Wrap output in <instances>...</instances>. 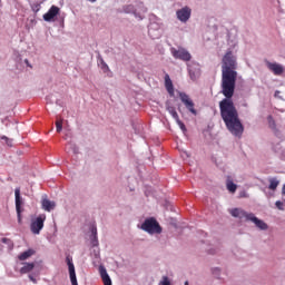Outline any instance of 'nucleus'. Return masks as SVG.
Here are the masks:
<instances>
[{"instance_id": "1", "label": "nucleus", "mask_w": 285, "mask_h": 285, "mask_svg": "<svg viewBox=\"0 0 285 285\" xmlns=\"http://www.w3.org/2000/svg\"><path fill=\"white\" fill-rule=\"evenodd\" d=\"M237 83V58L233 55V51H227L223 57L222 65V95L224 99L219 101L220 117L227 128L234 137H242L244 135V125L239 119V112L235 102H233V96L235 95V86Z\"/></svg>"}, {"instance_id": "2", "label": "nucleus", "mask_w": 285, "mask_h": 285, "mask_svg": "<svg viewBox=\"0 0 285 285\" xmlns=\"http://www.w3.org/2000/svg\"><path fill=\"white\" fill-rule=\"evenodd\" d=\"M141 230L145 233H149V235H160L161 226L154 217L145 219L141 225Z\"/></svg>"}, {"instance_id": "3", "label": "nucleus", "mask_w": 285, "mask_h": 285, "mask_svg": "<svg viewBox=\"0 0 285 285\" xmlns=\"http://www.w3.org/2000/svg\"><path fill=\"white\" fill-rule=\"evenodd\" d=\"M46 223V214H40L36 219L30 224V230L33 235H40L43 230V224Z\"/></svg>"}, {"instance_id": "4", "label": "nucleus", "mask_w": 285, "mask_h": 285, "mask_svg": "<svg viewBox=\"0 0 285 285\" xmlns=\"http://www.w3.org/2000/svg\"><path fill=\"white\" fill-rule=\"evenodd\" d=\"M178 96H179L181 104H184L185 108H187L188 111L191 112V115L197 116V109H195V102L193 101L190 96H188V94L183 92V91H180L178 94Z\"/></svg>"}, {"instance_id": "5", "label": "nucleus", "mask_w": 285, "mask_h": 285, "mask_svg": "<svg viewBox=\"0 0 285 285\" xmlns=\"http://www.w3.org/2000/svg\"><path fill=\"white\" fill-rule=\"evenodd\" d=\"M170 52L174 57V59H180V61H190L193 59V56H190V52L184 48L175 49V47L170 48Z\"/></svg>"}, {"instance_id": "6", "label": "nucleus", "mask_w": 285, "mask_h": 285, "mask_svg": "<svg viewBox=\"0 0 285 285\" xmlns=\"http://www.w3.org/2000/svg\"><path fill=\"white\" fill-rule=\"evenodd\" d=\"M14 195H16V213L18 217V224H21L22 218H21V213H23V198H21V189L16 188L14 189Z\"/></svg>"}, {"instance_id": "7", "label": "nucleus", "mask_w": 285, "mask_h": 285, "mask_svg": "<svg viewBox=\"0 0 285 285\" xmlns=\"http://www.w3.org/2000/svg\"><path fill=\"white\" fill-rule=\"evenodd\" d=\"M266 67L268 68V70H271V72H273V75H275L276 77H279L282 75H284V66L277 63V62H271V61H266Z\"/></svg>"}, {"instance_id": "8", "label": "nucleus", "mask_w": 285, "mask_h": 285, "mask_svg": "<svg viewBox=\"0 0 285 285\" xmlns=\"http://www.w3.org/2000/svg\"><path fill=\"white\" fill-rule=\"evenodd\" d=\"M248 222H253L259 230H268V225L264 220L257 218L253 213H250Z\"/></svg>"}, {"instance_id": "9", "label": "nucleus", "mask_w": 285, "mask_h": 285, "mask_svg": "<svg viewBox=\"0 0 285 285\" xmlns=\"http://www.w3.org/2000/svg\"><path fill=\"white\" fill-rule=\"evenodd\" d=\"M177 19L183 23H186L190 19V8L185 7L176 12Z\"/></svg>"}, {"instance_id": "10", "label": "nucleus", "mask_w": 285, "mask_h": 285, "mask_svg": "<svg viewBox=\"0 0 285 285\" xmlns=\"http://www.w3.org/2000/svg\"><path fill=\"white\" fill-rule=\"evenodd\" d=\"M230 215H232V217H238L239 219H246V222H248V219H250V213L248 214L246 210L239 209V208L232 209Z\"/></svg>"}, {"instance_id": "11", "label": "nucleus", "mask_w": 285, "mask_h": 285, "mask_svg": "<svg viewBox=\"0 0 285 285\" xmlns=\"http://www.w3.org/2000/svg\"><path fill=\"white\" fill-rule=\"evenodd\" d=\"M59 7L52 6L47 13L43 14V19L48 22L52 21L57 14H59Z\"/></svg>"}, {"instance_id": "12", "label": "nucleus", "mask_w": 285, "mask_h": 285, "mask_svg": "<svg viewBox=\"0 0 285 285\" xmlns=\"http://www.w3.org/2000/svg\"><path fill=\"white\" fill-rule=\"evenodd\" d=\"M165 88L170 97L175 96V87L173 86V80H170V76L168 73L165 76Z\"/></svg>"}, {"instance_id": "13", "label": "nucleus", "mask_w": 285, "mask_h": 285, "mask_svg": "<svg viewBox=\"0 0 285 285\" xmlns=\"http://www.w3.org/2000/svg\"><path fill=\"white\" fill-rule=\"evenodd\" d=\"M99 273H100V277L104 282V285H112V279H110V276L108 275V272L106 271V267L100 266Z\"/></svg>"}, {"instance_id": "14", "label": "nucleus", "mask_w": 285, "mask_h": 285, "mask_svg": "<svg viewBox=\"0 0 285 285\" xmlns=\"http://www.w3.org/2000/svg\"><path fill=\"white\" fill-rule=\"evenodd\" d=\"M42 208L43 210H47V213H50V210H55L57 204L52 200H49L48 198L42 199Z\"/></svg>"}, {"instance_id": "15", "label": "nucleus", "mask_w": 285, "mask_h": 285, "mask_svg": "<svg viewBox=\"0 0 285 285\" xmlns=\"http://www.w3.org/2000/svg\"><path fill=\"white\" fill-rule=\"evenodd\" d=\"M32 271H35V263H22L20 275H28V273H32Z\"/></svg>"}, {"instance_id": "16", "label": "nucleus", "mask_w": 285, "mask_h": 285, "mask_svg": "<svg viewBox=\"0 0 285 285\" xmlns=\"http://www.w3.org/2000/svg\"><path fill=\"white\" fill-rule=\"evenodd\" d=\"M37 252L32 248H29L28 250L21 253L19 256H18V259L20 262H26V259H30V257H32V255H35Z\"/></svg>"}, {"instance_id": "17", "label": "nucleus", "mask_w": 285, "mask_h": 285, "mask_svg": "<svg viewBox=\"0 0 285 285\" xmlns=\"http://www.w3.org/2000/svg\"><path fill=\"white\" fill-rule=\"evenodd\" d=\"M66 263H67L68 268H69V276L77 275V273L75 272V263H72V256L68 255L66 257Z\"/></svg>"}, {"instance_id": "18", "label": "nucleus", "mask_w": 285, "mask_h": 285, "mask_svg": "<svg viewBox=\"0 0 285 285\" xmlns=\"http://www.w3.org/2000/svg\"><path fill=\"white\" fill-rule=\"evenodd\" d=\"M277 186H279V180L277 178H269V190H277Z\"/></svg>"}, {"instance_id": "19", "label": "nucleus", "mask_w": 285, "mask_h": 285, "mask_svg": "<svg viewBox=\"0 0 285 285\" xmlns=\"http://www.w3.org/2000/svg\"><path fill=\"white\" fill-rule=\"evenodd\" d=\"M167 110H168L169 115H171V117L175 119V121H177V119H179V115L177 114V110L175 109V107L169 106V107H167Z\"/></svg>"}, {"instance_id": "20", "label": "nucleus", "mask_w": 285, "mask_h": 285, "mask_svg": "<svg viewBox=\"0 0 285 285\" xmlns=\"http://www.w3.org/2000/svg\"><path fill=\"white\" fill-rule=\"evenodd\" d=\"M56 130H57V132H61V130H63V120L62 119H58L56 121Z\"/></svg>"}, {"instance_id": "21", "label": "nucleus", "mask_w": 285, "mask_h": 285, "mask_svg": "<svg viewBox=\"0 0 285 285\" xmlns=\"http://www.w3.org/2000/svg\"><path fill=\"white\" fill-rule=\"evenodd\" d=\"M267 120H268L269 128H272V130H275L277 128V125H275V119H273V116H268Z\"/></svg>"}, {"instance_id": "22", "label": "nucleus", "mask_w": 285, "mask_h": 285, "mask_svg": "<svg viewBox=\"0 0 285 285\" xmlns=\"http://www.w3.org/2000/svg\"><path fill=\"white\" fill-rule=\"evenodd\" d=\"M227 190H229V193H235L237 190V185H235L233 181H228Z\"/></svg>"}, {"instance_id": "23", "label": "nucleus", "mask_w": 285, "mask_h": 285, "mask_svg": "<svg viewBox=\"0 0 285 285\" xmlns=\"http://www.w3.org/2000/svg\"><path fill=\"white\" fill-rule=\"evenodd\" d=\"M158 285H170V278H168V276H163V279Z\"/></svg>"}, {"instance_id": "24", "label": "nucleus", "mask_w": 285, "mask_h": 285, "mask_svg": "<svg viewBox=\"0 0 285 285\" xmlns=\"http://www.w3.org/2000/svg\"><path fill=\"white\" fill-rule=\"evenodd\" d=\"M134 11H135V6H132V4H128V6L124 7V12L129 13V12H134Z\"/></svg>"}, {"instance_id": "25", "label": "nucleus", "mask_w": 285, "mask_h": 285, "mask_svg": "<svg viewBox=\"0 0 285 285\" xmlns=\"http://www.w3.org/2000/svg\"><path fill=\"white\" fill-rule=\"evenodd\" d=\"M176 122L178 124L180 130H183V132H186V125H184V122L179 118L176 119Z\"/></svg>"}, {"instance_id": "26", "label": "nucleus", "mask_w": 285, "mask_h": 285, "mask_svg": "<svg viewBox=\"0 0 285 285\" xmlns=\"http://www.w3.org/2000/svg\"><path fill=\"white\" fill-rule=\"evenodd\" d=\"M69 277H70L71 285H79V283H77V274H73Z\"/></svg>"}, {"instance_id": "27", "label": "nucleus", "mask_w": 285, "mask_h": 285, "mask_svg": "<svg viewBox=\"0 0 285 285\" xmlns=\"http://www.w3.org/2000/svg\"><path fill=\"white\" fill-rule=\"evenodd\" d=\"M275 206H276V208H278V210H284V203H283V202L277 200V202L275 203Z\"/></svg>"}, {"instance_id": "28", "label": "nucleus", "mask_w": 285, "mask_h": 285, "mask_svg": "<svg viewBox=\"0 0 285 285\" xmlns=\"http://www.w3.org/2000/svg\"><path fill=\"white\" fill-rule=\"evenodd\" d=\"M91 235H92V238H94V239H97V226H96V225H94V226L91 227Z\"/></svg>"}, {"instance_id": "29", "label": "nucleus", "mask_w": 285, "mask_h": 285, "mask_svg": "<svg viewBox=\"0 0 285 285\" xmlns=\"http://www.w3.org/2000/svg\"><path fill=\"white\" fill-rule=\"evenodd\" d=\"M91 244H92V246H99V240L97 239V237L94 238V236H92Z\"/></svg>"}, {"instance_id": "30", "label": "nucleus", "mask_w": 285, "mask_h": 285, "mask_svg": "<svg viewBox=\"0 0 285 285\" xmlns=\"http://www.w3.org/2000/svg\"><path fill=\"white\" fill-rule=\"evenodd\" d=\"M189 77L193 81L197 79V76H195V72H193V70H189Z\"/></svg>"}, {"instance_id": "31", "label": "nucleus", "mask_w": 285, "mask_h": 285, "mask_svg": "<svg viewBox=\"0 0 285 285\" xmlns=\"http://www.w3.org/2000/svg\"><path fill=\"white\" fill-rule=\"evenodd\" d=\"M29 279H30V282H32L33 284H37V278L33 277L32 275H29Z\"/></svg>"}, {"instance_id": "32", "label": "nucleus", "mask_w": 285, "mask_h": 285, "mask_svg": "<svg viewBox=\"0 0 285 285\" xmlns=\"http://www.w3.org/2000/svg\"><path fill=\"white\" fill-rule=\"evenodd\" d=\"M1 242H2V244H10V239H8V238H2Z\"/></svg>"}, {"instance_id": "33", "label": "nucleus", "mask_w": 285, "mask_h": 285, "mask_svg": "<svg viewBox=\"0 0 285 285\" xmlns=\"http://www.w3.org/2000/svg\"><path fill=\"white\" fill-rule=\"evenodd\" d=\"M282 195H285V185H283Z\"/></svg>"}, {"instance_id": "34", "label": "nucleus", "mask_w": 285, "mask_h": 285, "mask_svg": "<svg viewBox=\"0 0 285 285\" xmlns=\"http://www.w3.org/2000/svg\"><path fill=\"white\" fill-rule=\"evenodd\" d=\"M24 63H27V66H30V63L28 62V59L24 60Z\"/></svg>"}, {"instance_id": "35", "label": "nucleus", "mask_w": 285, "mask_h": 285, "mask_svg": "<svg viewBox=\"0 0 285 285\" xmlns=\"http://www.w3.org/2000/svg\"><path fill=\"white\" fill-rule=\"evenodd\" d=\"M243 106H245V108H246V107H248V104H244Z\"/></svg>"}, {"instance_id": "36", "label": "nucleus", "mask_w": 285, "mask_h": 285, "mask_svg": "<svg viewBox=\"0 0 285 285\" xmlns=\"http://www.w3.org/2000/svg\"><path fill=\"white\" fill-rule=\"evenodd\" d=\"M185 285H188V281L185 282Z\"/></svg>"}, {"instance_id": "37", "label": "nucleus", "mask_w": 285, "mask_h": 285, "mask_svg": "<svg viewBox=\"0 0 285 285\" xmlns=\"http://www.w3.org/2000/svg\"><path fill=\"white\" fill-rule=\"evenodd\" d=\"M0 6H1V0H0Z\"/></svg>"}]
</instances>
